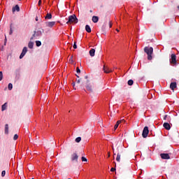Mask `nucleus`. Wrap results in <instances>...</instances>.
Here are the masks:
<instances>
[{
  "label": "nucleus",
  "mask_w": 179,
  "mask_h": 179,
  "mask_svg": "<svg viewBox=\"0 0 179 179\" xmlns=\"http://www.w3.org/2000/svg\"><path fill=\"white\" fill-rule=\"evenodd\" d=\"M85 80H82L80 87L82 88L83 87V86H85L87 92H90V93H93V86L92 85V84H90V80H89V77L87 76H85Z\"/></svg>",
  "instance_id": "1"
},
{
  "label": "nucleus",
  "mask_w": 179,
  "mask_h": 179,
  "mask_svg": "<svg viewBox=\"0 0 179 179\" xmlns=\"http://www.w3.org/2000/svg\"><path fill=\"white\" fill-rule=\"evenodd\" d=\"M144 52H146L148 55V61H152V55L153 54V48L145 46L144 48Z\"/></svg>",
  "instance_id": "2"
},
{
  "label": "nucleus",
  "mask_w": 179,
  "mask_h": 179,
  "mask_svg": "<svg viewBox=\"0 0 179 179\" xmlns=\"http://www.w3.org/2000/svg\"><path fill=\"white\" fill-rule=\"evenodd\" d=\"M43 33L44 29H43V28H39L37 31H34V34L32 35L31 40H33L34 37H40L41 36H43Z\"/></svg>",
  "instance_id": "3"
},
{
  "label": "nucleus",
  "mask_w": 179,
  "mask_h": 179,
  "mask_svg": "<svg viewBox=\"0 0 179 179\" xmlns=\"http://www.w3.org/2000/svg\"><path fill=\"white\" fill-rule=\"evenodd\" d=\"M78 22H79V20H78V17H76V15L73 14L69 17V20L66 23L67 24H69V23H78Z\"/></svg>",
  "instance_id": "4"
},
{
  "label": "nucleus",
  "mask_w": 179,
  "mask_h": 179,
  "mask_svg": "<svg viewBox=\"0 0 179 179\" xmlns=\"http://www.w3.org/2000/svg\"><path fill=\"white\" fill-rule=\"evenodd\" d=\"M117 150L119 152H117L116 161L120 162L121 160V155L124 153V150H122V146H117Z\"/></svg>",
  "instance_id": "5"
},
{
  "label": "nucleus",
  "mask_w": 179,
  "mask_h": 179,
  "mask_svg": "<svg viewBox=\"0 0 179 179\" xmlns=\"http://www.w3.org/2000/svg\"><path fill=\"white\" fill-rule=\"evenodd\" d=\"M148 135H149V127H145L142 133L143 138H148Z\"/></svg>",
  "instance_id": "6"
},
{
  "label": "nucleus",
  "mask_w": 179,
  "mask_h": 179,
  "mask_svg": "<svg viewBox=\"0 0 179 179\" xmlns=\"http://www.w3.org/2000/svg\"><path fill=\"white\" fill-rule=\"evenodd\" d=\"M27 52V47H24L22 51V53L20 55V59H22L24 55H26V53Z\"/></svg>",
  "instance_id": "7"
},
{
  "label": "nucleus",
  "mask_w": 179,
  "mask_h": 179,
  "mask_svg": "<svg viewBox=\"0 0 179 179\" xmlns=\"http://www.w3.org/2000/svg\"><path fill=\"white\" fill-rule=\"evenodd\" d=\"M160 156L164 160H169V159H170V155L167 153H162L160 154Z\"/></svg>",
  "instance_id": "8"
},
{
  "label": "nucleus",
  "mask_w": 179,
  "mask_h": 179,
  "mask_svg": "<svg viewBox=\"0 0 179 179\" xmlns=\"http://www.w3.org/2000/svg\"><path fill=\"white\" fill-rule=\"evenodd\" d=\"M78 159H79V156L78 155V154H76V152H74L73 154H72L71 155L72 162H78Z\"/></svg>",
  "instance_id": "9"
},
{
  "label": "nucleus",
  "mask_w": 179,
  "mask_h": 179,
  "mask_svg": "<svg viewBox=\"0 0 179 179\" xmlns=\"http://www.w3.org/2000/svg\"><path fill=\"white\" fill-rule=\"evenodd\" d=\"M177 57L176 56L175 54L171 55V64H177V60H176Z\"/></svg>",
  "instance_id": "10"
},
{
  "label": "nucleus",
  "mask_w": 179,
  "mask_h": 179,
  "mask_svg": "<svg viewBox=\"0 0 179 179\" xmlns=\"http://www.w3.org/2000/svg\"><path fill=\"white\" fill-rule=\"evenodd\" d=\"M15 10L16 12H20V7H19V5L17 4L12 8L13 13H15Z\"/></svg>",
  "instance_id": "11"
},
{
  "label": "nucleus",
  "mask_w": 179,
  "mask_h": 179,
  "mask_svg": "<svg viewBox=\"0 0 179 179\" xmlns=\"http://www.w3.org/2000/svg\"><path fill=\"white\" fill-rule=\"evenodd\" d=\"M103 71L105 73H111V72H113V70L110 69L108 66H103Z\"/></svg>",
  "instance_id": "12"
},
{
  "label": "nucleus",
  "mask_w": 179,
  "mask_h": 179,
  "mask_svg": "<svg viewBox=\"0 0 179 179\" xmlns=\"http://www.w3.org/2000/svg\"><path fill=\"white\" fill-rule=\"evenodd\" d=\"M163 127L167 131H170V129H171V126L168 122H164Z\"/></svg>",
  "instance_id": "13"
},
{
  "label": "nucleus",
  "mask_w": 179,
  "mask_h": 179,
  "mask_svg": "<svg viewBox=\"0 0 179 179\" xmlns=\"http://www.w3.org/2000/svg\"><path fill=\"white\" fill-rule=\"evenodd\" d=\"M176 87H177V83L176 82L171 83L170 89H171V90H174Z\"/></svg>",
  "instance_id": "14"
},
{
  "label": "nucleus",
  "mask_w": 179,
  "mask_h": 179,
  "mask_svg": "<svg viewBox=\"0 0 179 179\" xmlns=\"http://www.w3.org/2000/svg\"><path fill=\"white\" fill-rule=\"evenodd\" d=\"M55 25V22L52 21V22H48L46 23V26L48 27H52Z\"/></svg>",
  "instance_id": "15"
},
{
  "label": "nucleus",
  "mask_w": 179,
  "mask_h": 179,
  "mask_svg": "<svg viewBox=\"0 0 179 179\" xmlns=\"http://www.w3.org/2000/svg\"><path fill=\"white\" fill-rule=\"evenodd\" d=\"M122 122H124V120H119L117 122V123L115 124V125L114 126V131H115L117 129V128H118V126L120 125V124H121Z\"/></svg>",
  "instance_id": "16"
},
{
  "label": "nucleus",
  "mask_w": 179,
  "mask_h": 179,
  "mask_svg": "<svg viewBox=\"0 0 179 179\" xmlns=\"http://www.w3.org/2000/svg\"><path fill=\"white\" fill-rule=\"evenodd\" d=\"M4 134H6V135H8V134H9V125L8 124H5Z\"/></svg>",
  "instance_id": "17"
},
{
  "label": "nucleus",
  "mask_w": 179,
  "mask_h": 179,
  "mask_svg": "<svg viewBox=\"0 0 179 179\" xmlns=\"http://www.w3.org/2000/svg\"><path fill=\"white\" fill-rule=\"evenodd\" d=\"M85 30L87 33H92V28L87 24L85 26Z\"/></svg>",
  "instance_id": "18"
},
{
  "label": "nucleus",
  "mask_w": 179,
  "mask_h": 179,
  "mask_svg": "<svg viewBox=\"0 0 179 179\" xmlns=\"http://www.w3.org/2000/svg\"><path fill=\"white\" fill-rule=\"evenodd\" d=\"M96 52V50H94V49H91L90 50V57H94V53Z\"/></svg>",
  "instance_id": "19"
},
{
  "label": "nucleus",
  "mask_w": 179,
  "mask_h": 179,
  "mask_svg": "<svg viewBox=\"0 0 179 179\" xmlns=\"http://www.w3.org/2000/svg\"><path fill=\"white\" fill-rule=\"evenodd\" d=\"M92 22L94 23H97V22H99V17L97 16H93L92 17Z\"/></svg>",
  "instance_id": "20"
},
{
  "label": "nucleus",
  "mask_w": 179,
  "mask_h": 179,
  "mask_svg": "<svg viewBox=\"0 0 179 179\" xmlns=\"http://www.w3.org/2000/svg\"><path fill=\"white\" fill-rule=\"evenodd\" d=\"M7 107H8L7 103H5L4 104H3L1 106V111H5V110H6Z\"/></svg>",
  "instance_id": "21"
},
{
  "label": "nucleus",
  "mask_w": 179,
  "mask_h": 179,
  "mask_svg": "<svg viewBox=\"0 0 179 179\" xmlns=\"http://www.w3.org/2000/svg\"><path fill=\"white\" fill-rule=\"evenodd\" d=\"M45 19H52V15L51 13H47L46 16L45 17Z\"/></svg>",
  "instance_id": "22"
},
{
  "label": "nucleus",
  "mask_w": 179,
  "mask_h": 179,
  "mask_svg": "<svg viewBox=\"0 0 179 179\" xmlns=\"http://www.w3.org/2000/svg\"><path fill=\"white\" fill-rule=\"evenodd\" d=\"M34 45V43L31 41H30L29 43H28V47L29 48L31 49L33 48V46Z\"/></svg>",
  "instance_id": "23"
},
{
  "label": "nucleus",
  "mask_w": 179,
  "mask_h": 179,
  "mask_svg": "<svg viewBox=\"0 0 179 179\" xmlns=\"http://www.w3.org/2000/svg\"><path fill=\"white\" fill-rule=\"evenodd\" d=\"M8 90H12V89H13V85H12V83H9L8 85Z\"/></svg>",
  "instance_id": "24"
},
{
  "label": "nucleus",
  "mask_w": 179,
  "mask_h": 179,
  "mask_svg": "<svg viewBox=\"0 0 179 179\" xmlns=\"http://www.w3.org/2000/svg\"><path fill=\"white\" fill-rule=\"evenodd\" d=\"M80 141H82V138L81 137H77L75 140V142H76V143H79V142H80Z\"/></svg>",
  "instance_id": "25"
},
{
  "label": "nucleus",
  "mask_w": 179,
  "mask_h": 179,
  "mask_svg": "<svg viewBox=\"0 0 179 179\" xmlns=\"http://www.w3.org/2000/svg\"><path fill=\"white\" fill-rule=\"evenodd\" d=\"M127 83H128L129 86H132V85H134V80H129Z\"/></svg>",
  "instance_id": "26"
},
{
  "label": "nucleus",
  "mask_w": 179,
  "mask_h": 179,
  "mask_svg": "<svg viewBox=\"0 0 179 179\" xmlns=\"http://www.w3.org/2000/svg\"><path fill=\"white\" fill-rule=\"evenodd\" d=\"M82 80H86L85 79V77H84V78H80V79L77 80L76 82L78 84H79V83H82Z\"/></svg>",
  "instance_id": "27"
},
{
  "label": "nucleus",
  "mask_w": 179,
  "mask_h": 179,
  "mask_svg": "<svg viewBox=\"0 0 179 179\" xmlns=\"http://www.w3.org/2000/svg\"><path fill=\"white\" fill-rule=\"evenodd\" d=\"M36 47H40L41 45V41H36Z\"/></svg>",
  "instance_id": "28"
},
{
  "label": "nucleus",
  "mask_w": 179,
  "mask_h": 179,
  "mask_svg": "<svg viewBox=\"0 0 179 179\" xmlns=\"http://www.w3.org/2000/svg\"><path fill=\"white\" fill-rule=\"evenodd\" d=\"M3 79V73L2 71H0V82Z\"/></svg>",
  "instance_id": "29"
},
{
  "label": "nucleus",
  "mask_w": 179,
  "mask_h": 179,
  "mask_svg": "<svg viewBox=\"0 0 179 179\" xmlns=\"http://www.w3.org/2000/svg\"><path fill=\"white\" fill-rule=\"evenodd\" d=\"M17 138H19V136H17V134H15L13 137V140L17 141Z\"/></svg>",
  "instance_id": "30"
},
{
  "label": "nucleus",
  "mask_w": 179,
  "mask_h": 179,
  "mask_svg": "<svg viewBox=\"0 0 179 179\" xmlns=\"http://www.w3.org/2000/svg\"><path fill=\"white\" fill-rule=\"evenodd\" d=\"M81 160H82V162H87V159H86V157H82Z\"/></svg>",
  "instance_id": "31"
},
{
  "label": "nucleus",
  "mask_w": 179,
  "mask_h": 179,
  "mask_svg": "<svg viewBox=\"0 0 179 179\" xmlns=\"http://www.w3.org/2000/svg\"><path fill=\"white\" fill-rule=\"evenodd\" d=\"M73 47L74 50H76V48H78V45H76V42H74Z\"/></svg>",
  "instance_id": "32"
},
{
  "label": "nucleus",
  "mask_w": 179,
  "mask_h": 179,
  "mask_svg": "<svg viewBox=\"0 0 179 179\" xmlns=\"http://www.w3.org/2000/svg\"><path fill=\"white\" fill-rule=\"evenodd\" d=\"M5 174H6V171H3L1 172V177H3L5 176Z\"/></svg>",
  "instance_id": "33"
},
{
  "label": "nucleus",
  "mask_w": 179,
  "mask_h": 179,
  "mask_svg": "<svg viewBox=\"0 0 179 179\" xmlns=\"http://www.w3.org/2000/svg\"><path fill=\"white\" fill-rule=\"evenodd\" d=\"M76 72L77 73H80V69H79V67H77Z\"/></svg>",
  "instance_id": "34"
},
{
  "label": "nucleus",
  "mask_w": 179,
  "mask_h": 179,
  "mask_svg": "<svg viewBox=\"0 0 179 179\" xmlns=\"http://www.w3.org/2000/svg\"><path fill=\"white\" fill-rule=\"evenodd\" d=\"M13 34V30H12V27L10 28V32L9 34Z\"/></svg>",
  "instance_id": "35"
},
{
  "label": "nucleus",
  "mask_w": 179,
  "mask_h": 179,
  "mask_svg": "<svg viewBox=\"0 0 179 179\" xmlns=\"http://www.w3.org/2000/svg\"><path fill=\"white\" fill-rule=\"evenodd\" d=\"M72 58H73V57L71 56V57L69 60V62H70V64H72V62H73Z\"/></svg>",
  "instance_id": "36"
},
{
  "label": "nucleus",
  "mask_w": 179,
  "mask_h": 179,
  "mask_svg": "<svg viewBox=\"0 0 179 179\" xmlns=\"http://www.w3.org/2000/svg\"><path fill=\"white\" fill-rule=\"evenodd\" d=\"M72 86L73 87L74 90H76V87H75V82L72 83Z\"/></svg>",
  "instance_id": "37"
},
{
  "label": "nucleus",
  "mask_w": 179,
  "mask_h": 179,
  "mask_svg": "<svg viewBox=\"0 0 179 179\" xmlns=\"http://www.w3.org/2000/svg\"><path fill=\"white\" fill-rule=\"evenodd\" d=\"M109 27H110V29H111L113 27V24H111V22H109Z\"/></svg>",
  "instance_id": "38"
},
{
  "label": "nucleus",
  "mask_w": 179,
  "mask_h": 179,
  "mask_svg": "<svg viewBox=\"0 0 179 179\" xmlns=\"http://www.w3.org/2000/svg\"><path fill=\"white\" fill-rule=\"evenodd\" d=\"M110 171H115V168H111Z\"/></svg>",
  "instance_id": "39"
},
{
  "label": "nucleus",
  "mask_w": 179,
  "mask_h": 179,
  "mask_svg": "<svg viewBox=\"0 0 179 179\" xmlns=\"http://www.w3.org/2000/svg\"><path fill=\"white\" fill-rule=\"evenodd\" d=\"M164 120H167V115H166L164 117Z\"/></svg>",
  "instance_id": "40"
},
{
  "label": "nucleus",
  "mask_w": 179,
  "mask_h": 179,
  "mask_svg": "<svg viewBox=\"0 0 179 179\" xmlns=\"http://www.w3.org/2000/svg\"><path fill=\"white\" fill-rule=\"evenodd\" d=\"M38 5H39V6L41 5V0L38 1Z\"/></svg>",
  "instance_id": "41"
},
{
  "label": "nucleus",
  "mask_w": 179,
  "mask_h": 179,
  "mask_svg": "<svg viewBox=\"0 0 179 179\" xmlns=\"http://www.w3.org/2000/svg\"><path fill=\"white\" fill-rule=\"evenodd\" d=\"M36 22H38V17H36Z\"/></svg>",
  "instance_id": "42"
},
{
  "label": "nucleus",
  "mask_w": 179,
  "mask_h": 179,
  "mask_svg": "<svg viewBox=\"0 0 179 179\" xmlns=\"http://www.w3.org/2000/svg\"><path fill=\"white\" fill-rule=\"evenodd\" d=\"M7 150H8V148H6L3 150H4L5 152H6Z\"/></svg>",
  "instance_id": "43"
},
{
  "label": "nucleus",
  "mask_w": 179,
  "mask_h": 179,
  "mask_svg": "<svg viewBox=\"0 0 179 179\" xmlns=\"http://www.w3.org/2000/svg\"><path fill=\"white\" fill-rule=\"evenodd\" d=\"M108 157H110V152H108Z\"/></svg>",
  "instance_id": "44"
},
{
  "label": "nucleus",
  "mask_w": 179,
  "mask_h": 179,
  "mask_svg": "<svg viewBox=\"0 0 179 179\" xmlns=\"http://www.w3.org/2000/svg\"><path fill=\"white\" fill-rule=\"evenodd\" d=\"M116 31H120V30L118 29H116Z\"/></svg>",
  "instance_id": "45"
},
{
  "label": "nucleus",
  "mask_w": 179,
  "mask_h": 179,
  "mask_svg": "<svg viewBox=\"0 0 179 179\" xmlns=\"http://www.w3.org/2000/svg\"><path fill=\"white\" fill-rule=\"evenodd\" d=\"M77 78H79V76L76 75Z\"/></svg>",
  "instance_id": "46"
},
{
  "label": "nucleus",
  "mask_w": 179,
  "mask_h": 179,
  "mask_svg": "<svg viewBox=\"0 0 179 179\" xmlns=\"http://www.w3.org/2000/svg\"><path fill=\"white\" fill-rule=\"evenodd\" d=\"M115 69H117V67H114Z\"/></svg>",
  "instance_id": "47"
},
{
  "label": "nucleus",
  "mask_w": 179,
  "mask_h": 179,
  "mask_svg": "<svg viewBox=\"0 0 179 179\" xmlns=\"http://www.w3.org/2000/svg\"><path fill=\"white\" fill-rule=\"evenodd\" d=\"M84 91L86 92V90L84 89Z\"/></svg>",
  "instance_id": "48"
},
{
  "label": "nucleus",
  "mask_w": 179,
  "mask_h": 179,
  "mask_svg": "<svg viewBox=\"0 0 179 179\" xmlns=\"http://www.w3.org/2000/svg\"><path fill=\"white\" fill-rule=\"evenodd\" d=\"M113 155H114V156H115V153H114Z\"/></svg>",
  "instance_id": "49"
},
{
  "label": "nucleus",
  "mask_w": 179,
  "mask_h": 179,
  "mask_svg": "<svg viewBox=\"0 0 179 179\" xmlns=\"http://www.w3.org/2000/svg\"><path fill=\"white\" fill-rule=\"evenodd\" d=\"M113 150H114V148H113Z\"/></svg>",
  "instance_id": "50"
},
{
  "label": "nucleus",
  "mask_w": 179,
  "mask_h": 179,
  "mask_svg": "<svg viewBox=\"0 0 179 179\" xmlns=\"http://www.w3.org/2000/svg\"><path fill=\"white\" fill-rule=\"evenodd\" d=\"M18 1H22V0H18Z\"/></svg>",
  "instance_id": "51"
},
{
  "label": "nucleus",
  "mask_w": 179,
  "mask_h": 179,
  "mask_svg": "<svg viewBox=\"0 0 179 179\" xmlns=\"http://www.w3.org/2000/svg\"><path fill=\"white\" fill-rule=\"evenodd\" d=\"M32 179H34V178H32Z\"/></svg>",
  "instance_id": "52"
}]
</instances>
